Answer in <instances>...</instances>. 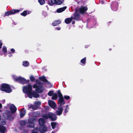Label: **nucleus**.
<instances>
[{
    "mask_svg": "<svg viewBox=\"0 0 133 133\" xmlns=\"http://www.w3.org/2000/svg\"><path fill=\"white\" fill-rule=\"evenodd\" d=\"M0 90L2 91L7 93H10L12 91L10 86L6 83H3L1 84Z\"/></svg>",
    "mask_w": 133,
    "mask_h": 133,
    "instance_id": "obj_1",
    "label": "nucleus"
},
{
    "mask_svg": "<svg viewBox=\"0 0 133 133\" xmlns=\"http://www.w3.org/2000/svg\"><path fill=\"white\" fill-rule=\"evenodd\" d=\"M57 94L59 97L58 102V103L59 104V106H61L64 104L65 102L64 99L63 95L60 92V90L58 91Z\"/></svg>",
    "mask_w": 133,
    "mask_h": 133,
    "instance_id": "obj_2",
    "label": "nucleus"
},
{
    "mask_svg": "<svg viewBox=\"0 0 133 133\" xmlns=\"http://www.w3.org/2000/svg\"><path fill=\"white\" fill-rule=\"evenodd\" d=\"M48 4L50 6H53L54 4L61 5L63 3L64 0H48Z\"/></svg>",
    "mask_w": 133,
    "mask_h": 133,
    "instance_id": "obj_3",
    "label": "nucleus"
},
{
    "mask_svg": "<svg viewBox=\"0 0 133 133\" xmlns=\"http://www.w3.org/2000/svg\"><path fill=\"white\" fill-rule=\"evenodd\" d=\"M32 86L30 84H29L28 85L24 86L23 89V91L24 93L28 95L30 94L32 92Z\"/></svg>",
    "mask_w": 133,
    "mask_h": 133,
    "instance_id": "obj_4",
    "label": "nucleus"
},
{
    "mask_svg": "<svg viewBox=\"0 0 133 133\" xmlns=\"http://www.w3.org/2000/svg\"><path fill=\"white\" fill-rule=\"evenodd\" d=\"M3 117L5 119L10 121H12L14 118L10 114V112L9 110H7L3 114Z\"/></svg>",
    "mask_w": 133,
    "mask_h": 133,
    "instance_id": "obj_5",
    "label": "nucleus"
},
{
    "mask_svg": "<svg viewBox=\"0 0 133 133\" xmlns=\"http://www.w3.org/2000/svg\"><path fill=\"white\" fill-rule=\"evenodd\" d=\"M14 79L15 82H18L22 84L26 83L29 81V80L27 81L24 78L21 76L16 78H14Z\"/></svg>",
    "mask_w": 133,
    "mask_h": 133,
    "instance_id": "obj_6",
    "label": "nucleus"
},
{
    "mask_svg": "<svg viewBox=\"0 0 133 133\" xmlns=\"http://www.w3.org/2000/svg\"><path fill=\"white\" fill-rule=\"evenodd\" d=\"M28 121L27 127L34 128V124L36 122V119L34 118H31L29 119Z\"/></svg>",
    "mask_w": 133,
    "mask_h": 133,
    "instance_id": "obj_7",
    "label": "nucleus"
},
{
    "mask_svg": "<svg viewBox=\"0 0 133 133\" xmlns=\"http://www.w3.org/2000/svg\"><path fill=\"white\" fill-rule=\"evenodd\" d=\"M110 6L112 10L116 11L118 10V3L116 1H113L111 4Z\"/></svg>",
    "mask_w": 133,
    "mask_h": 133,
    "instance_id": "obj_8",
    "label": "nucleus"
},
{
    "mask_svg": "<svg viewBox=\"0 0 133 133\" xmlns=\"http://www.w3.org/2000/svg\"><path fill=\"white\" fill-rule=\"evenodd\" d=\"M20 10L18 9H13L10 10L9 11L6 12L4 16H8L10 15L14 14L15 13L19 12Z\"/></svg>",
    "mask_w": 133,
    "mask_h": 133,
    "instance_id": "obj_9",
    "label": "nucleus"
},
{
    "mask_svg": "<svg viewBox=\"0 0 133 133\" xmlns=\"http://www.w3.org/2000/svg\"><path fill=\"white\" fill-rule=\"evenodd\" d=\"M36 91H33L30 94L28 95V97L30 98H32V97L35 98H38L39 97V95Z\"/></svg>",
    "mask_w": 133,
    "mask_h": 133,
    "instance_id": "obj_10",
    "label": "nucleus"
},
{
    "mask_svg": "<svg viewBox=\"0 0 133 133\" xmlns=\"http://www.w3.org/2000/svg\"><path fill=\"white\" fill-rule=\"evenodd\" d=\"M74 17H73V19L76 21H79L80 19V15L78 12L77 10H75L74 13L73 14Z\"/></svg>",
    "mask_w": 133,
    "mask_h": 133,
    "instance_id": "obj_11",
    "label": "nucleus"
},
{
    "mask_svg": "<svg viewBox=\"0 0 133 133\" xmlns=\"http://www.w3.org/2000/svg\"><path fill=\"white\" fill-rule=\"evenodd\" d=\"M49 118H50L52 121H56L57 118V117L55 114L52 113L48 114Z\"/></svg>",
    "mask_w": 133,
    "mask_h": 133,
    "instance_id": "obj_12",
    "label": "nucleus"
},
{
    "mask_svg": "<svg viewBox=\"0 0 133 133\" xmlns=\"http://www.w3.org/2000/svg\"><path fill=\"white\" fill-rule=\"evenodd\" d=\"M58 110H56L55 112V113L57 115L60 116L62 114L63 110V108L61 106H59L57 108Z\"/></svg>",
    "mask_w": 133,
    "mask_h": 133,
    "instance_id": "obj_13",
    "label": "nucleus"
},
{
    "mask_svg": "<svg viewBox=\"0 0 133 133\" xmlns=\"http://www.w3.org/2000/svg\"><path fill=\"white\" fill-rule=\"evenodd\" d=\"M88 9L86 6H81L79 9V12L82 14H84Z\"/></svg>",
    "mask_w": 133,
    "mask_h": 133,
    "instance_id": "obj_14",
    "label": "nucleus"
},
{
    "mask_svg": "<svg viewBox=\"0 0 133 133\" xmlns=\"http://www.w3.org/2000/svg\"><path fill=\"white\" fill-rule=\"evenodd\" d=\"M48 104L49 106L53 109L55 108L56 107V104L53 101L49 100L48 102Z\"/></svg>",
    "mask_w": 133,
    "mask_h": 133,
    "instance_id": "obj_15",
    "label": "nucleus"
},
{
    "mask_svg": "<svg viewBox=\"0 0 133 133\" xmlns=\"http://www.w3.org/2000/svg\"><path fill=\"white\" fill-rule=\"evenodd\" d=\"M10 110L11 113L12 114L14 113L17 110V108L13 104L11 105L10 107Z\"/></svg>",
    "mask_w": 133,
    "mask_h": 133,
    "instance_id": "obj_16",
    "label": "nucleus"
},
{
    "mask_svg": "<svg viewBox=\"0 0 133 133\" xmlns=\"http://www.w3.org/2000/svg\"><path fill=\"white\" fill-rule=\"evenodd\" d=\"M39 79L42 81L44 82L45 83H47L48 84H51L47 80L44 76H42L39 77Z\"/></svg>",
    "mask_w": 133,
    "mask_h": 133,
    "instance_id": "obj_17",
    "label": "nucleus"
},
{
    "mask_svg": "<svg viewBox=\"0 0 133 133\" xmlns=\"http://www.w3.org/2000/svg\"><path fill=\"white\" fill-rule=\"evenodd\" d=\"M35 91L37 92L41 93L43 91V89L42 86H39L37 88L35 89Z\"/></svg>",
    "mask_w": 133,
    "mask_h": 133,
    "instance_id": "obj_18",
    "label": "nucleus"
},
{
    "mask_svg": "<svg viewBox=\"0 0 133 133\" xmlns=\"http://www.w3.org/2000/svg\"><path fill=\"white\" fill-rule=\"evenodd\" d=\"M38 122L39 125L41 126H43L45 123L44 120L43 118H41L39 119Z\"/></svg>",
    "mask_w": 133,
    "mask_h": 133,
    "instance_id": "obj_19",
    "label": "nucleus"
},
{
    "mask_svg": "<svg viewBox=\"0 0 133 133\" xmlns=\"http://www.w3.org/2000/svg\"><path fill=\"white\" fill-rule=\"evenodd\" d=\"M26 114V110H24L23 109H22L20 112V117L22 118Z\"/></svg>",
    "mask_w": 133,
    "mask_h": 133,
    "instance_id": "obj_20",
    "label": "nucleus"
},
{
    "mask_svg": "<svg viewBox=\"0 0 133 133\" xmlns=\"http://www.w3.org/2000/svg\"><path fill=\"white\" fill-rule=\"evenodd\" d=\"M73 19V17H71L69 18H66L65 20V22L66 24H69L71 22Z\"/></svg>",
    "mask_w": 133,
    "mask_h": 133,
    "instance_id": "obj_21",
    "label": "nucleus"
},
{
    "mask_svg": "<svg viewBox=\"0 0 133 133\" xmlns=\"http://www.w3.org/2000/svg\"><path fill=\"white\" fill-rule=\"evenodd\" d=\"M61 21L59 20H56L54 21L52 24L53 26H56L58 25L61 23Z\"/></svg>",
    "mask_w": 133,
    "mask_h": 133,
    "instance_id": "obj_22",
    "label": "nucleus"
},
{
    "mask_svg": "<svg viewBox=\"0 0 133 133\" xmlns=\"http://www.w3.org/2000/svg\"><path fill=\"white\" fill-rule=\"evenodd\" d=\"M66 8V6H65L62 8H60L58 9L57 10V12L58 13L64 11Z\"/></svg>",
    "mask_w": 133,
    "mask_h": 133,
    "instance_id": "obj_23",
    "label": "nucleus"
},
{
    "mask_svg": "<svg viewBox=\"0 0 133 133\" xmlns=\"http://www.w3.org/2000/svg\"><path fill=\"white\" fill-rule=\"evenodd\" d=\"M51 125L52 129H54L56 126H58V124L56 122H52L51 123Z\"/></svg>",
    "mask_w": 133,
    "mask_h": 133,
    "instance_id": "obj_24",
    "label": "nucleus"
},
{
    "mask_svg": "<svg viewBox=\"0 0 133 133\" xmlns=\"http://www.w3.org/2000/svg\"><path fill=\"white\" fill-rule=\"evenodd\" d=\"M6 129L5 127L2 125H0V132L2 133H4Z\"/></svg>",
    "mask_w": 133,
    "mask_h": 133,
    "instance_id": "obj_25",
    "label": "nucleus"
},
{
    "mask_svg": "<svg viewBox=\"0 0 133 133\" xmlns=\"http://www.w3.org/2000/svg\"><path fill=\"white\" fill-rule=\"evenodd\" d=\"M38 107V106L37 105H31L30 106L29 108L33 110H35L37 109Z\"/></svg>",
    "mask_w": 133,
    "mask_h": 133,
    "instance_id": "obj_26",
    "label": "nucleus"
},
{
    "mask_svg": "<svg viewBox=\"0 0 133 133\" xmlns=\"http://www.w3.org/2000/svg\"><path fill=\"white\" fill-rule=\"evenodd\" d=\"M57 98V95L56 93L54 94L51 97V99L56 100Z\"/></svg>",
    "mask_w": 133,
    "mask_h": 133,
    "instance_id": "obj_27",
    "label": "nucleus"
},
{
    "mask_svg": "<svg viewBox=\"0 0 133 133\" xmlns=\"http://www.w3.org/2000/svg\"><path fill=\"white\" fill-rule=\"evenodd\" d=\"M23 65L25 66H29V63L28 61H24L23 62Z\"/></svg>",
    "mask_w": 133,
    "mask_h": 133,
    "instance_id": "obj_28",
    "label": "nucleus"
},
{
    "mask_svg": "<svg viewBox=\"0 0 133 133\" xmlns=\"http://www.w3.org/2000/svg\"><path fill=\"white\" fill-rule=\"evenodd\" d=\"M27 14V10H25L22 13L20 14V15L23 16H25Z\"/></svg>",
    "mask_w": 133,
    "mask_h": 133,
    "instance_id": "obj_29",
    "label": "nucleus"
},
{
    "mask_svg": "<svg viewBox=\"0 0 133 133\" xmlns=\"http://www.w3.org/2000/svg\"><path fill=\"white\" fill-rule=\"evenodd\" d=\"M38 2L41 5H43L45 3V0H38Z\"/></svg>",
    "mask_w": 133,
    "mask_h": 133,
    "instance_id": "obj_30",
    "label": "nucleus"
},
{
    "mask_svg": "<svg viewBox=\"0 0 133 133\" xmlns=\"http://www.w3.org/2000/svg\"><path fill=\"white\" fill-rule=\"evenodd\" d=\"M20 124L22 126L25 125L26 124V122L25 121L22 120L21 121Z\"/></svg>",
    "mask_w": 133,
    "mask_h": 133,
    "instance_id": "obj_31",
    "label": "nucleus"
},
{
    "mask_svg": "<svg viewBox=\"0 0 133 133\" xmlns=\"http://www.w3.org/2000/svg\"><path fill=\"white\" fill-rule=\"evenodd\" d=\"M86 57H85L81 60V62L83 64H85L86 63Z\"/></svg>",
    "mask_w": 133,
    "mask_h": 133,
    "instance_id": "obj_32",
    "label": "nucleus"
},
{
    "mask_svg": "<svg viewBox=\"0 0 133 133\" xmlns=\"http://www.w3.org/2000/svg\"><path fill=\"white\" fill-rule=\"evenodd\" d=\"M2 51L4 53L7 52L6 48L5 46H3L2 48Z\"/></svg>",
    "mask_w": 133,
    "mask_h": 133,
    "instance_id": "obj_33",
    "label": "nucleus"
},
{
    "mask_svg": "<svg viewBox=\"0 0 133 133\" xmlns=\"http://www.w3.org/2000/svg\"><path fill=\"white\" fill-rule=\"evenodd\" d=\"M54 94V92L53 91L51 90L48 93V95L50 96H51Z\"/></svg>",
    "mask_w": 133,
    "mask_h": 133,
    "instance_id": "obj_34",
    "label": "nucleus"
},
{
    "mask_svg": "<svg viewBox=\"0 0 133 133\" xmlns=\"http://www.w3.org/2000/svg\"><path fill=\"white\" fill-rule=\"evenodd\" d=\"M30 81L32 82H34L35 80L34 77L33 76H30Z\"/></svg>",
    "mask_w": 133,
    "mask_h": 133,
    "instance_id": "obj_35",
    "label": "nucleus"
},
{
    "mask_svg": "<svg viewBox=\"0 0 133 133\" xmlns=\"http://www.w3.org/2000/svg\"><path fill=\"white\" fill-rule=\"evenodd\" d=\"M42 131L43 132H45L47 131V128L45 126H44L42 128Z\"/></svg>",
    "mask_w": 133,
    "mask_h": 133,
    "instance_id": "obj_36",
    "label": "nucleus"
},
{
    "mask_svg": "<svg viewBox=\"0 0 133 133\" xmlns=\"http://www.w3.org/2000/svg\"><path fill=\"white\" fill-rule=\"evenodd\" d=\"M70 97L69 96L65 95L64 96L63 98L65 99L66 100H69L70 98Z\"/></svg>",
    "mask_w": 133,
    "mask_h": 133,
    "instance_id": "obj_37",
    "label": "nucleus"
},
{
    "mask_svg": "<svg viewBox=\"0 0 133 133\" xmlns=\"http://www.w3.org/2000/svg\"><path fill=\"white\" fill-rule=\"evenodd\" d=\"M36 105H37L38 107L41 104V103L39 101H37L35 103Z\"/></svg>",
    "mask_w": 133,
    "mask_h": 133,
    "instance_id": "obj_38",
    "label": "nucleus"
},
{
    "mask_svg": "<svg viewBox=\"0 0 133 133\" xmlns=\"http://www.w3.org/2000/svg\"><path fill=\"white\" fill-rule=\"evenodd\" d=\"M1 122V124L3 125H5L6 124V122L5 121H2Z\"/></svg>",
    "mask_w": 133,
    "mask_h": 133,
    "instance_id": "obj_39",
    "label": "nucleus"
},
{
    "mask_svg": "<svg viewBox=\"0 0 133 133\" xmlns=\"http://www.w3.org/2000/svg\"><path fill=\"white\" fill-rule=\"evenodd\" d=\"M38 86L36 84H35L33 85V87L34 88L36 89V88H37Z\"/></svg>",
    "mask_w": 133,
    "mask_h": 133,
    "instance_id": "obj_40",
    "label": "nucleus"
},
{
    "mask_svg": "<svg viewBox=\"0 0 133 133\" xmlns=\"http://www.w3.org/2000/svg\"><path fill=\"white\" fill-rule=\"evenodd\" d=\"M3 45V43L1 41H0V49L1 48Z\"/></svg>",
    "mask_w": 133,
    "mask_h": 133,
    "instance_id": "obj_41",
    "label": "nucleus"
},
{
    "mask_svg": "<svg viewBox=\"0 0 133 133\" xmlns=\"http://www.w3.org/2000/svg\"><path fill=\"white\" fill-rule=\"evenodd\" d=\"M44 117L45 119H47L48 118V114L47 115H45L44 116Z\"/></svg>",
    "mask_w": 133,
    "mask_h": 133,
    "instance_id": "obj_42",
    "label": "nucleus"
},
{
    "mask_svg": "<svg viewBox=\"0 0 133 133\" xmlns=\"http://www.w3.org/2000/svg\"><path fill=\"white\" fill-rule=\"evenodd\" d=\"M11 51L12 52V53H14L15 52V49L13 48H12L11 49Z\"/></svg>",
    "mask_w": 133,
    "mask_h": 133,
    "instance_id": "obj_43",
    "label": "nucleus"
},
{
    "mask_svg": "<svg viewBox=\"0 0 133 133\" xmlns=\"http://www.w3.org/2000/svg\"><path fill=\"white\" fill-rule=\"evenodd\" d=\"M68 111V109L65 108L64 110V112L65 114H66L67 112Z\"/></svg>",
    "mask_w": 133,
    "mask_h": 133,
    "instance_id": "obj_44",
    "label": "nucleus"
},
{
    "mask_svg": "<svg viewBox=\"0 0 133 133\" xmlns=\"http://www.w3.org/2000/svg\"><path fill=\"white\" fill-rule=\"evenodd\" d=\"M56 28L58 30H59L61 29V28L60 27H56Z\"/></svg>",
    "mask_w": 133,
    "mask_h": 133,
    "instance_id": "obj_45",
    "label": "nucleus"
},
{
    "mask_svg": "<svg viewBox=\"0 0 133 133\" xmlns=\"http://www.w3.org/2000/svg\"><path fill=\"white\" fill-rule=\"evenodd\" d=\"M75 23V21H72V24H74Z\"/></svg>",
    "mask_w": 133,
    "mask_h": 133,
    "instance_id": "obj_46",
    "label": "nucleus"
},
{
    "mask_svg": "<svg viewBox=\"0 0 133 133\" xmlns=\"http://www.w3.org/2000/svg\"><path fill=\"white\" fill-rule=\"evenodd\" d=\"M31 12L29 11H28L27 10V14H30L31 13Z\"/></svg>",
    "mask_w": 133,
    "mask_h": 133,
    "instance_id": "obj_47",
    "label": "nucleus"
},
{
    "mask_svg": "<svg viewBox=\"0 0 133 133\" xmlns=\"http://www.w3.org/2000/svg\"><path fill=\"white\" fill-rule=\"evenodd\" d=\"M101 3L102 4H103L104 3V2L102 0L101 1Z\"/></svg>",
    "mask_w": 133,
    "mask_h": 133,
    "instance_id": "obj_48",
    "label": "nucleus"
},
{
    "mask_svg": "<svg viewBox=\"0 0 133 133\" xmlns=\"http://www.w3.org/2000/svg\"><path fill=\"white\" fill-rule=\"evenodd\" d=\"M67 108V109H69V108L68 107V105H66V108Z\"/></svg>",
    "mask_w": 133,
    "mask_h": 133,
    "instance_id": "obj_49",
    "label": "nucleus"
},
{
    "mask_svg": "<svg viewBox=\"0 0 133 133\" xmlns=\"http://www.w3.org/2000/svg\"><path fill=\"white\" fill-rule=\"evenodd\" d=\"M2 107V105L1 103H0V109Z\"/></svg>",
    "mask_w": 133,
    "mask_h": 133,
    "instance_id": "obj_50",
    "label": "nucleus"
},
{
    "mask_svg": "<svg viewBox=\"0 0 133 133\" xmlns=\"http://www.w3.org/2000/svg\"><path fill=\"white\" fill-rule=\"evenodd\" d=\"M31 133H38L37 132L33 131Z\"/></svg>",
    "mask_w": 133,
    "mask_h": 133,
    "instance_id": "obj_51",
    "label": "nucleus"
},
{
    "mask_svg": "<svg viewBox=\"0 0 133 133\" xmlns=\"http://www.w3.org/2000/svg\"><path fill=\"white\" fill-rule=\"evenodd\" d=\"M28 50H25V52H26V53H27L28 52Z\"/></svg>",
    "mask_w": 133,
    "mask_h": 133,
    "instance_id": "obj_52",
    "label": "nucleus"
},
{
    "mask_svg": "<svg viewBox=\"0 0 133 133\" xmlns=\"http://www.w3.org/2000/svg\"><path fill=\"white\" fill-rule=\"evenodd\" d=\"M111 50H112V49L111 48L109 49V51H111Z\"/></svg>",
    "mask_w": 133,
    "mask_h": 133,
    "instance_id": "obj_53",
    "label": "nucleus"
},
{
    "mask_svg": "<svg viewBox=\"0 0 133 133\" xmlns=\"http://www.w3.org/2000/svg\"><path fill=\"white\" fill-rule=\"evenodd\" d=\"M11 56H12V55H9V57H11Z\"/></svg>",
    "mask_w": 133,
    "mask_h": 133,
    "instance_id": "obj_54",
    "label": "nucleus"
},
{
    "mask_svg": "<svg viewBox=\"0 0 133 133\" xmlns=\"http://www.w3.org/2000/svg\"><path fill=\"white\" fill-rule=\"evenodd\" d=\"M74 0L77 2V1H79V0Z\"/></svg>",
    "mask_w": 133,
    "mask_h": 133,
    "instance_id": "obj_55",
    "label": "nucleus"
},
{
    "mask_svg": "<svg viewBox=\"0 0 133 133\" xmlns=\"http://www.w3.org/2000/svg\"><path fill=\"white\" fill-rule=\"evenodd\" d=\"M9 54H11V52H9Z\"/></svg>",
    "mask_w": 133,
    "mask_h": 133,
    "instance_id": "obj_56",
    "label": "nucleus"
},
{
    "mask_svg": "<svg viewBox=\"0 0 133 133\" xmlns=\"http://www.w3.org/2000/svg\"><path fill=\"white\" fill-rule=\"evenodd\" d=\"M1 111L2 110H0V112H1Z\"/></svg>",
    "mask_w": 133,
    "mask_h": 133,
    "instance_id": "obj_57",
    "label": "nucleus"
}]
</instances>
